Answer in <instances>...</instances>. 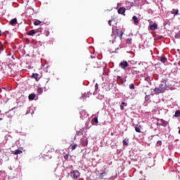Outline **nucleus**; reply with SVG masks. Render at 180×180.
I'll return each mask as SVG.
<instances>
[{
  "label": "nucleus",
  "instance_id": "15",
  "mask_svg": "<svg viewBox=\"0 0 180 180\" xmlns=\"http://www.w3.org/2000/svg\"><path fill=\"white\" fill-rule=\"evenodd\" d=\"M134 22V25H139V18H137V16L134 15L132 18Z\"/></svg>",
  "mask_w": 180,
  "mask_h": 180
},
{
  "label": "nucleus",
  "instance_id": "19",
  "mask_svg": "<svg viewBox=\"0 0 180 180\" xmlns=\"http://www.w3.org/2000/svg\"><path fill=\"white\" fill-rule=\"evenodd\" d=\"M174 117H180V110H176L175 112Z\"/></svg>",
  "mask_w": 180,
  "mask_h": 180
},
{
  "label": "nucleus",
  "instance_id": "17",
  "mask_svg": "<svg viewBox=\"0 0 180 180\" xmlns=\"http://www.w3.org/2000/svg\"><path fill=\"white\" fill-rule=\"evenodd\" d=\"M134 128L136 133H141V128L140 127L136 126Z\"/></svg>",
  "mask_w": 180,
  "mask_h": 180
},
{
  "label": "nucleus",
  "instance_id": "11",
  "mask_svg": "<svg viewBox=\"0 0 180 180\" xmlns=\"http://www.w3.org/2000/svg\"><path fill=\"white\" fill-rule=\"evenodd\" d=\"M23 153V151L19 150V149H17L13 151V154L15 155H20V154H22Z\"/></svg>",
  "mask_w": 180,
  "mask_h": 180
},
{
  "label": "nucleus",
  "instance_id": "14",
  "mask_svg": "<svg viewBox=\"0 0 180 180\" xmlns=\"http://www.w3.org/2000/svg\"><path fill=\"white\" fill-rule=\"evenodd\" d=\"M34 98H36V94H31L28 96V98L30 99V101H33Z\"/></svg>",
  "mask_w": 180,
  "mask_h": 180
},
{
  "label": "nucleus",
  "instance_id": "26",
  "mask_svg": "<svg viewBox=\"0 0 180 180\" xmlns=\"http://www.w3.org/2000/svg\"><path fill=\"white\" fill-rule=\"evenodd\" d=\"M37 92L38 94H41V92H43V89H41V87H39L37 89Z\"/></svg>",
  "mask_w": 180,
  "mask_h": 180
},
{
  "label": "nucleus",
  "instance_id": "38",
  "mask_svg": "<svg viewBox=\"0 0 180 180\" xmlns=\"http://www.w3.org/2000/svg\"><path fill=\"white\" fill-rule=\"evenodd\" d=\"M0 153H2V149L0 148Z\"/></svg>",
  "mask_w": 180,
  "mask_h": 180
},
{
  "label": "nucleus",
  "instance_id": "21",
  "mask_svg": "<svg viewBox=\"0 0 180 180\" xmlns=\"http://www.w3.org/2000/svg\"><path fill=\"white\" fill-rule=\"evenodd\" d=\"M124 105H126V103L122 102L120 105V109L121 110H123V109H124Z\"/></svg>",
  "mask_w": 180,
  "mask_h": 180
},
{
  "label": "nucleus",
  "instance_id": "36",
  "mask_svg": "<svg viewBox=\"0 0 180 180\" xmlns=\"http://www.w3.org/2000/svg\"><path fill=\"white\" fill-rule=\"evenodd\" d=\"M157 126H162V124L160 122H157Z\"/></svg>",
  "mask_w": 180,
  "mask_h": 180
},
{
  "label": "nucleus",
  "instance_id": "24",
  "mask_svg": "<svg viewBox=\"0 0 180 180\" xmlns=\"http://www.w3.org/2000/svg\"><path fill=\"white\" fill-rule=\"evenodd\" d=\"M132 39L131 38L127 39V44H131Z\"/></svg>",
  "mask_w": 180,
  "mask_h": 180
},
{
  "label": "nucleus",
  "instance_id": "4",
  "mask_svg": "<svg viewBox=\"0 0 180 180\" xmlns=\"http://www.w3.org/2000/svg\"><path fill=\"white\" fill-rule=\"evenodd\" d=\"M124 12H126V8L124 7H120L118 10H117V13L120 15H123V13H124Z\"/></svg>",
  "mask_w": 180,
  "mask_h": 180
},
{
  "label": "nucleus",
  "instance_id": "16",
  "mask_svg": "<svg viewBox=\"0 0 180 180\" xmlns=\"http://www.w3.org/2000/svg\"><path fill=\"white\" fill-rule=\"evenodd\" d=\"M160 60L161 63H163V64H165V63H167V58H165V56H161Z\"/></svg>",
  "mask_w": 180,
  "mask_h": 180
},
{
  "label": "nucleus",
  "instance_id": "3",
  "mask_svg": "<svg viewBox=\"0 0 180 180\" xmlns=\"http://www.w3.org/2000/svg\"><path fill=\"white\" fill-rule=\"evenodd\" d=\"M119 67H120V68H122V70H126V68L129 67V63H127V61L123 60L120 63Z\"/></svg>",
  "mask_w": 180,
  "mask_h": 180
},
{
  "label": "nucleus",
  "instance_id": "18",
  "mask_svg": "<svg viewBox=\"0 0 180 180\" xmlns=\"http://www.w3.org/2000/svg\"><path fill=\"white\" fill-rule=\"evenodd\" d=\"M105 175H106V172L100 173V175H99L100 179H103V176H105Z\"/></svg>",
  "mask_w": 180,
  "mask_h": 180
},
{
  "label": "nucleus",
  "instance_id": "22",
  "mask_svg": "<svg viewBox=\"0 0 180 180\" xmlns=\"http://www.w3.org/2000/svg\"><path fill=\"white\" fill-rule=\"evenodd\" d=\"M175 39H180V31L174 35Z\"/></svg>",
  "mask_w": 180,
  "mask_h": 180
},
{
  "label": "nucleus",
  "instance_id": "5",
  "mask_svg": "<svg viewBox=\"0 0 180 180\" xmlns=\"http://www.w3.org/2000/svg\"><path fill=\"white\" fill-rule=\"evenodd\" d=\"M116 33H117V36L119 38L122 39V37L123 36V32L120 30L116 29Z\"/></svg>",
  "mask_w": 180,
  "mask_h": 180
},
{
  "label": "nucleus",
  "instance_id": "27",
  "mask_svg": "<svg viewBox=\"0 0 180 180\" xmlns=\"http://www.w3.org/2000/svg\"><path fill=\"white\" fill-rule=\"evenodd\" d=\"M162 144V142L161 141H158L156 143V146L158 147Z\"/></svg>",
  "mask_w": 180,
  "mask_h": 180
},
{
  "label": "nucleus",
  "instance_id": "33",
  "mask_svg": "<svg viewBox=\"0 0 180 180\" xmlns=\"http://www.w3.org/2000/svg\"><path fill=\"white\" fill-rule=\"evenodd\" d=\"M112 22H113V20H110L108 21V25H109L110 26H112Z\"/></svg>",
  "mask_w": 180,
  "mask_h": 180
},
{
  "label": "nucleus",
  "instance_id": "34",
  "mask_svg": "<svg viewBox=\"0 0 180 180\" xmlns=\"http://www.w3.org/2000/svg\"><path fill=\"white\" fill-rule=\"evenodd\" d=\"M95 88H96V91H98V84H96V85H95Z\"/></svg>",
  "mask_w": 180,
  "mask_h": 180
},
{
  "label": "nucleus",
  "instance_id": "28",
  "mask_svg": "<svg viewBox=\"0 0 180 180\" xmlns=\"http://www.w3.org/2000/svg\"><path fill=\"white\" fill-rule=\"evenodd\" d=\"M129 89H134V84H129Z\"/></svg>",
  "mask_w": 180,
  "mask_h": 180
},
{
  "label": "nucleus",
  "instance_id": "12",
  "mask_svg": "<svg viewBox=\"0 0 180 180\" xmlns=\"http://www.w3.org/2000/svg\"><path fill=\"white\" fill-rule=\"evenodd\" d=\"M18 23V20L16 18H13L10 21V25L13 26L14 25H16Z\"/></svg>",
  "mask_w": 180,
  "mask_h": 180
},
{
  "label": "nucleus",
  "instance_id": "30",
  "mask_svg": "<svg viewBox=\"0 0 180 180\" xmlns=\"http://www.w3.org/2000/svg\"><path fill=\"white\" fill-rule=\"evenodd\" d=\"M149 99H150V95H146L145 96V101H149Z\"/></svg>",
  "mask_w": 180,
  "mask_h": 180
},
{
  "label": "nucleus",
  "instance_id": "6",
  "mask_svg": "<svg viewBox=\"0 0 180 180\" xmlns=\"http://www.w3.org/2000/svg\"><path fill=\"white\" fill-rule=\"evenodd\" d=\"M158 27V25H157V23L155 22L150 25V30H156Z\"/></svg>",
  "mask_w": 180,
  "mask_h": 180
},
{
  "label": "nucleus",
  "instance_id": "7",
  "mask_svg": "<svg viewBox=\"0 0 180 180\" xmlns=\"http://www.w3.org/2000/svg\"><path fill=\"white\" fill-rule=\"evenodd\" d=\"M81 143L83 147H86L88 146V140L85 139H82Z\"/></svg>",
  "mask_w": 180,
  "mask_h": 180
},
{
  "label": "nucleus",
  "instance_id": "37",
  "mask_svg": "<svg viewBox=\"0 0 180 180\" xmlns=\"http://www.w3.org/2000/svg\"><path fill=\"white\" fill-rule=\"evenodd\" d=\"M0 36H2V34H1V30H0Z\"/></svg>",
  "mask_w": 180,
  "mask_h": 180
},
{
  "label": "nucleus",
  "instance_id": "1",
  "mask_svg": "<svg viewBox=\"0 0 180 180\" xmlns=\"http://www.w3.org/2000/svg\"><path fill=\"white\" fill-rule=\"evenodd\" d=\"M167 91V85L160 84L158 87L154 89L155 95H160V94H164Z\"/></svg>",
  "mask_w": 180,
  "mask_h": 180
},
{
  "label": "nucleus",
  "instance_id": "2",
  "mask_svg": "<svg viewBox=\"0 0 180 180\" xmlns=\"http://www.w3.org/2000/svg\"><path fill=\"white\" fill-rule=\"evenodd\" d=\"M70 176L72 179H78L81 176V173L78 170H73L70 172Z\"/></svg>",
  "mask_w": 180,
  "mask_h": 180
},
{
  "label": "nucleus",
  "instance_id": "13",
  "mask_svg": "<svg viewBox=\"0 0 180 180\" xmlns=\"http://www.w3.org/2000/svg\"><path fill=\"white\" fill-rule=\"evenodd\" d=\"M98 117H94L92 120H91V124L95 125V124H98Z\"/></svg>",
  "mask_w": 180,
  "mask_h": 180
},
{
  "label": "nucleus",
  "instance_id": "23",
  "mask_svg": "<svg viewBox=\"0 0 180 180\" xmlns=\"http://www.w3.org/2000/svg\"><path fill=\"white\" fill-rule=\"evenodd\" d=\"M161 85H164V84H165V85H167V79H162V81H161Z\"/></svg>",
  "mask_w": 180,
  "mask_h": 180
},
{
  "label": "nucleus",
  "instance_id": "29",
  "mask_svg": "<svg viewBox=\"0 0 180 180\" xmlns=\"http://www.w3.org/2000/svg\"><path fill=\"white\" fill-rule=\"evenodd\" d=\"M123 146H129V143H127V141H126V139L123 141Z\"/></svg>",
  "mask_w": 180,
  "mask_h": 180
},
{
  "label": "nucleus",
  "instance_id": "39",
  "mask_svg": "<svg viewBox=\"0 0 180 180\" xmlns=\"http://www.w3.org/2000/svg\"><path fill=\"white\" fill-rule=\"evenodd\" d=\"M179 134H180V129H179Z\"/></svg>",
  "mask_w": 180,
  "mask_h": 180
},
{
  "label": "nucleus",
  "instance_id": "32",
  "mask_svg": "<svg viewBox=\"0 0 180 180\" xmlns=\"http://www.w3.org/2000/svg\"><path fill=\"white\" fill-rule=\"evenodd\" d=\"M145 81H146L147 82H150V77H146Z\"/></svg>",
  "mask_w": 180,
  "mask_h": 180
},
{
  "label": "nucleus",
  "instance_id": "35",
  "mask_svg": "<svg viewBox=\"0 0 180 180\" xmlns=\"http://www.w3.org/2000/svg\"><path fill=\"white\" fill-rule=\"evenodd\" d=\"M179 12V11L176 10V11H175V13H174V15H178Z\"/></svg>",
  "mask_w": 180,
  "mask_h": 180
},
{
  "label": "nucleus",
  "instance_id": "8",
  "mask_svg": "<svg viewBox=\"0 0 180 180\" xmlns=\"http://www.w3.org/2000/svg\"><path fill=\"white\" fill-rule=\"evenodd\" d=\"M32 78H34L36 81H39L40 79V77H39V74L37 73H33L32 75Z\"/></svg>",
  "mask_w": 180,
  "mask_h": 180
},
{
  "label": "nucleus",
  "instance_id": "20",
  "mask_svg": "<svg viewBox=\"0 0 180 180\" xmlns=\"http://www.w3.org/2000/svg\"><path fill=\"white\" fill-rule=\"evenodd\" d=\"M41 23V21H40V20H36L34 22V25L35 26H39V25H40Z\"/></svg>",
  "mask_w": 180,
  "mask_h": 180
},
{
  "label": "nucleus",
  "instance_id": "9",
  "mask_svg": "<svg viewBox=\"0 0 180 180\" xmlns=\"http://www.w3.org/2000/svg\"><path fill=\"white\" fill-rule=\"evenodd\" d=\"M27 34L28 36H34V34H36V31L34 30H32L29 31L28 32H27Z\"/></svg>",
  "mask_w": 180,
  "mask_h": 180
},
{
  "label": "nucleus",
  "instance_id": "40",
  "mask_svg": "<svg viewBox=\"0 0 180 180\" xmlns=\"http://www.w3.org/2000/svg\"><path fill=\"white\" fill-rule=\"evenodd\" d=\"M34 2H37V0H34Z\"/></svg>",
  "mask_w": 180,
  "mask_h": 180
},
{
  "label": "nucleus",
  "instance_id": "10",
  "mask_svg": "<svg viewBox=\"0 0 180 180\" xmlns=\"http://www.w3.org/2000/svg\"><path fill=\"white\" fill-rule=\"evenodd\" d=\"M160 122L162 126H163V127H167V126H168V122H167L165 120L162 119L160 120Z\"/></svg>",
  "mask_w": 180,
  "mask_h": 180
},
{
  "label": "nucleus",
  "instance_id": "41",
  "mask_svg": "<svg viewBox=\"0 0 180 180\" xmlns=\"http://www.w3.org/2000/svg\"><path fill=\"white\" fill-rule=\"evenodd\" d=\"M0 120H2V118H0Z\"/></svg>",
  "mask_w": 180,
  "mask_h": 180
},
{
  "label": "nucleus",
  "instance_id": "25",
  "mask_svg": "<svg viewBox=\"0 0 180 180\" xmlns=\"http://www.w3.org/2000/svg\"><path fill=\"white\" fill-rule=\"evenodd\" d=\"M78 147V145L77 143H75L73 146H72V150H74L75 148Z\"/></svg>",
  "mask_w": 180,
  "mask_h": 180
},
{
  "label": "nucleus",
  "instance_id": "31",
  "mask_svg": "<svg viewBox=\"0 0 180 180\" xmlns=\"http://www.w3.org/2000/svg\"><path fill=\"white\" fill-rule=\"evenodd\" d=\"M70 157V155L67 154L64 156L65 160H68Z\"/></svg>",
  "mask_w": 180,
  "mask_h": 180
}]
</instances>
